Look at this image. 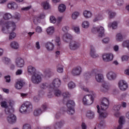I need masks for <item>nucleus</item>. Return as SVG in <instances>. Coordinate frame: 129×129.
Returning a JSON list of instances; mask_svg holds the SVG:
<instances>
[{"label": "nucleus", "instance_id": "obj_22", "mask_svg": "<svg viewBox=\"0 0 129 129\" xmlns=\"http://www.w3.org/2000/svg\"><path fill=\"white\" fill-rule=\"evenodd\" d=\"M119 109H120V105H116L113 107V110L114 111V115H115V116L116 117H118V116H119L120 113L118 111Z\"/></svg>", "mask_w": 129, "mask_h": 129}, {"label": "nucleus", "instance_id": "obj_45", "mask_svg": "<svg viewBox=\"0 0 129 129\" xmlns=\"http://www.w3.org/2000/svg\"><path fill=\"white\" fill-rule=\"evenodd\" d=\"M40 108L42 112L46 111V110L48 109V104L47 103H44L42 104Z\"/></svg>", "mask_w": 129, "mask_h": 129}, {"label": "nucleus", "instance_id": "obj_17", "mask_svg": "<svg viewBox=\"0 0 129 129\" xmlns=\"http://www.w3.org/2000/svg\"><path fill=\"white\" fill-rule=\"evenodd\" d=\"M124 122H125V120L124 119V117L121 116L119 118L118 123L119 124L117 127L114 126L113 129H122V127L123 124H124Z\"/></svg>", "mask_w": 129, "mask_h": 129}, {"label": "nucleus", "instance_id": "obj_32", "mask_svg": "<svg viewBox=\"0 0 129 129\" xmlns=\"http://www.w3.org/2000/svg\"><path fill=\"white\" fill-rule=\"evenodd\" d=\"M10 46L12 48V49L17 50L20 47V45L18 42L13 41L10 43Z\"/></svg>", "mask_w": 129, "mask_h": 129}, {"label": "nucleus", "instance_id": "obj_10", "mask_svg": "<svg viewBox=\"0 0 129 129\" xmlns=\"http://www.w3.org/2000/svg\"><path fill=\"white\" fill-rule=\"evenodd\" d=\"M15 63L18 68H23L25 66V60L21 57H18L15 59Z\"/></svg>", "mask_w": 129, "mask_h": 129}, {"label": "nucleus", "instance_id": "obj_55", "mask_svg": "<svg viewBox=\"0 0 129 129\" xmlns=\"http://www.w3.org/2000/svg\"><path fill=\"white\" fill-rule=\"evenodd\" d=\"M1 105L2 107H4V108H7V107H9L6 101H2L1 103Z\"/></svg>", "mask_w": 129, "mask_h": 129}, {"label": "nucleus", "instance_id": "obj_48", "mask_svg": "<svg viewBox=\"0 0 129 129\" xmlns=\"http://www.w3.org/2000/svg\"><path fill=\"white\" fill-rule=\"evenodd\" d=\"M12 14L10 13H6L4 14V19L5 20H10V19H12Z\"/></svg>", "mask_w": 129, "mask_h": 129}, {"label": "nucleus", "instance_id": "obj_51", "mask_svg": "<svg viewBox=\"0 0 129 129\" xmlns=\"http://www.w3.org/2000/svg\"><path fill=\"white\" fill-rule=\"evenodd\" d=\"M54 95L55 96H60L61 95V91L58 89H54Z\"/></svg>", "mask_w": 129, "mask_h": 129}, {"label": "nucleus", "instance_id": "obj_58", "mask_svg": "<svg viewBox=\"0 0 129 129\" xmlns=\"http://www.w3.org/2000/svg\"><path fill=\"white\" fill-rule=\"evenodd\" d=\"M103 44H108L109 43V38L106 37L102 40Z\"/></svg>", "mask_w": 129, "mask_h": 129}, {"label": "nucleus", "instance_id": "obj_29", "mask_svg": "<svg viewBox=\"0 0 129 129\" xmlns=\"http://www.w3.org/2000/svg\"><path fill=\"white\" fill-rule=\"evenodd\" d=\"M28 72L30 75H34L36 74V69L35 67L32 66H29L28 67Z\"/></svg>", "mask_w": 129, "mask_h": 129}, {"label": "nucleus", "instance_id": "obj_34", "mask_svg": "<svg viewBox=\"0 0 129 129\" xmlns=\"http://www.w3.org/2000/svg\"><path fill=\"white\" fill-rule=\"evenodd\" d=\"M84 17L86 18V19H89V18H91L92 17V13L91 12L87 10H85L83 12Z\"/></svg>", "mask_w": 129, "mask_h": 129}, {"label": "nucleus", "instance_id": "obj_37", "mask_svg": "<svg viewBox=\"0 0 129 129\" xmlns=\"http://www.w3.org/2000/svg\"><path fill=\"white\" fill-rule=\"evenodd\" d=\"M108 28H112L113 30L117 28V22L116 21H114L112 23H110L108 24Z\"/></svg>", "mask_w": 129, "mask_h": 129}, {"label": "nucleus", "instance_id": "obj_46", "mask_svg": "<svg viewBox=\"0 0 129 129\" xmlns=\"http://www.w3.org/2000/svg\"><path fill=\"white\" fill-rule=\"evenodd\" d=\"M108 15L109 16V19H113V18H114V17L115 16V13L109 10L108 11Z\"/></svg>", "mask_w": 129, "mask_h": 129}, {"label": "nucleus", "instance_id": "obj_62", "mask_svg": "<svg viewBox=\"0 0 129 129\" xmlns=\"http://www.w3.org/2000/svg\"><path fill=\"white\" fill-rule=\"evenodd\" d=\"M36 32L40 34V33H42V28L40 26H37L35 29Z\"/></svg>", "mask_w": 129, "mask_h": 129}, {"label": "nucleus", "instance_id": "obj_30", "mask_svg": "<svg viewBox=\"0 0 129 129\" xmlns=\"http://www.w3.org/2000/svg\"><path fill=\"white\" fill-rule=\"evenodd\" d=\"M95 115V114L93 111L89 110L87 111L86 116L89 119H92L93 118H94Z\"/></svg>", "mask_w": 129, "mask_h": 129}, {"label": "nucleus", "instance_id": "obj_56", "mask_svg": "<svg viewBox=\"0 0 129 129\" xmlns=\"http://www.w3.org/2000/svg\"><path fill=\"white\" fill-rule=\"evenodd\" d=\"M16 33L15 32L11 33L9 35L10 40H13V39H15V38H16Z\"/></svg>", "mask_w": 129, "mask_h": 129}, {"label": "nucleus", "instance_id": "obj_21", "mask_svg": "<svg viewBox=\"0 0 129 129\" xmlns=\"http://www.w3.org/2000/svg\"><path fill=\"white\" fill-rule=\"evenodd\" d=\"M64 123H65L64 120L56 122L53 124V127L54 129H60L64 125Z\"/></svg>", "mask_w": 129, "mask_h": 129}, {"label": "nucleus", "instance_id": "obj_18", "mask_svg": "<svg viewBox=\"0 0 129 129\" xmlns=\"http://www.w3.org/2000/svg\"><path fill=\"white\" fill-rule=\"evenodd\" d=\"M45 78H50L51 76L54 75V72L51 69H46L44 71Z\"/></svg>", "mask_w": 129, "mask_h": 129}, {"label": "nucleus", "instance_id": "obj_5", "mask_svg": "<svg viewBox=\"0 0 129 129\" xmlns=\"http://www.w3.org/2000/svg\"><path fill=\"white\" fill-rule=\"evenodd\" d=\"M80 46H81V44L79 41L73 40L70 42L69 48L72 51H75V50H77V49L80 48Z\"/></svg>", "mask_w": 129, "mask_h": 129}, {"label": "nucleus", "instance_id": "obj_54", "mask_svg": "<svg viewBox=\"0 0 129 129\" xmlns=\"http://www.w3.org/2000/svg\"><path fill=\"white\" fill-rule=\"evenodd\" d=\"M116 4L118 7H121L123 6V4H124V1L123 0H117Z\"/></svg>", "mask_w": 129, "mask_h": 129}, {"label": "nucleus", "instance_id": "obj_8", "mask_svg": "<svg viewBox=\"0 0 129 129\" xmlns=\"http://www.w3.org/2000/svg\"><path fill=\"white\" fill-rule=\"evenodd\" d=\"M118 85L120 90L122 91H125L128 87L127 83L123 80H121L118 82Z\"/></svg>", "mask_w": 129, "mask_h": 129}, {"label": "nucleus", "instance_id": "obj_4", "mask_svg": "<svg viewBox=\"0 0 129 129\" xmlns=\"http://www.w3.org/2000/svg\"><path fill=\"white\" fill-rule=\"evenodd\" d=\"M94 102V94L84 96L83 103L84 105H91Z\"/></svg>", "mask_w": 129, "mask_h": 129}, {"label": "nucleus", "instance_id": "obj_33", "mask_svg": "<svg viewBox=\"0 0 129 129\" xmlns=\"http://www.w3.org/2000/svg\"><path fill=\"white\" fill-rule=\"evenodd\" d=\"M42 113H43V112L42 111V109H41V108L35 109L33 112L34 116H39Z\"/></svg>", "mask_w": 129, "mask_h": 129}, {"label": "nucleus", "instance_id": "obj_60", "mask_svg": "<svg viewBox=\"0 0 129 129\" xmlns=\"http://www.w3.org/2000/svg\"><path fill=\"white\" fill-rule=\"evenodd\" d=\"M50 22L52 24H55L56 23V18L54 16H51L50 18Z\"/></svg>", "mask_w": 129, "mask_h": 129}, {"label": "nucleus", "instance_id": "obj_2", "mask_svg": "<svg viewBox=\"0 0 129 129\" xmlns=\"http://www.w3.org/2000/svg\"><path fill=\"white\" fill-rule=\"evenodd\" d=\"M19 110L21 113H30L33 110V104L31 102H25L21 105Z\"/></svg>", "mask_w": 129, "mask_h": 129}, {"label": "nucleus", "instance_id": "obj_28", "mask_svg": "<svg viewBox=\"0 0 129 129\" xmlns=\"http://www.w3.org/2000/svg\"><path fill=\"white\" fill-rule=\"evenodd\" d=\"M55 46L51 42H47L45 44V48L47 51H53L54 50Z\"/></svg>", "mask_w": 129, "mask_h": 129}, {"label": "nucleus", "instance_id": "obj_7", "mask_svg": "<svg viewBox=\"0 0 129 129\" xmlns=\"http://www.w3.org/2000/svg\"><path fill=\"white\" fill-rule=\"evenodd\" d=\"M31 81L34 84H39L42 81V77L38 74H34L31 77Z\"/></svg>", "mask_w": 129, "mask_h": 129}, {"label": "nucleus", "instance_id": "obj_50", "mask_svg": "<svg viewBox=\"0 0 129 129\" xmlns=\"http://www.w3.org/2000/svg\"><path fill=\"white\" fill-rule=\"evenodd\" d=\"M2 61L5 63V64H8L10 62H11V59L4 57L2 58Z\"/></svg>", "mask_w": 129, "mask_h": 129}, {"label": "nucleus", "instance_id": "obj_38", "mask_svg": "<svg viewBox=\"0 0 129 129\" xmlns=\"http://www.w3.org/2000/svg\"><path fill=\"white\" fill-rule=\"evenodd\" d=\"M46 31L48 35H53L54 32H55V28H54V27L53 26L49 27L47 29Z\"/></svg>", "mask_w": 129, "mask_h": 129}, {"label": "nucleus", "instance_id": "obj_35", "mask_svg": "<svg viewBox=\"0 0 129 129\" xmlns=\"http://www.w3.org/2000/svg\"><path fill=\"white\" fill-rule=\"evenodd\" d=\"M100 20H103V15L101 14H99L95 16V18L93 19V22L95 23V22H98Z\"/></svg>", "mask_w": 129, "mask_h": 129}, {"label": "nucleus", "instance_id": "obj_3", "mask_svg": "<svg viewBox=\"0 0 129 129\" xmlns=\"http://www.w3.org/2000/svg\"><path fill=\"white\" fill-rule=\"evenodd\" d=\"M75 106V102L73 100H69L67 103V112L68 114L70 115H73L75 113V109H74Z\"/></svg>", "mask_w": 129, "mask_h": 129}, {"label": "nucleus", "instance_id": "obj_13", "mask_svg": "<svg viewBox=\"0 0 129 129\" xmlns=\"http://www.w3.org/2000/svg\"><path fill=\"white\" fill-rule=\"evenodd\" d=\"M106 77L109 81H114L116 79V74L113 72H109L106 75Z\"/></svg>", "mask_w": 129, "mask_h": 129}, {"label": "nucleus", "instance_id": "obj_57", "mask_svg": "<svg viewBox=\"0 0 129 129\" xmlns=\"http://www.w3.org/2000/svg\"><path fill=\"white\" fill-rule=\"evenodd\" d=\"M71 95L70 94L69 92H65L62 93V96L64 98H68V97H70Z\"/></svg>", "mask_w": 129, "mask_h": 129}, {"label": "nucleus", "instance_id": "obj_12", "mask_svg": "<svg viewBox=\"0 0 129 129\" xmlns=\"http://www.w3.org/2000/svg\"><path fill=\"white\" fill-rule=\"evenodd\" d=\"M7 121L10 124H15L17 122V116L14 114H11L7 117Z\"/></svg>", "mask_w": 129, "mask_h": 129}, {"label": "nucleus", "instance_id": "obj_63", "mask_svg": "<svg viewBox=\"0 0 129 129\" xmlns=\"http://www.w3.org/2000/svg\"><path fill=\"white\" fill-rule=\"evenodd\" d=\"M74 31L77 34H80V29L78 27H76L74 28Z\"/></svg>", "mask_w": 129, "mask_h": 129}, {"label": "nucleus", "instance_id": "obj_1", "mask_svg": "<svg viewBox=\"0 0 129 129\" xmlns=\"http://www.w3.org/2000/svg\"><path fill=\"white\" fill-rule=\"evenodd\" d=\"M0 26H2V31L4 34H9L16 30V23L13 22H7L5 20H0Z\"/></svg>", "mask_w": 129, "mask_h": 129}, {"label": "nucleus", "instance_id": "obj_61", "mask_svg": "<svg viewBox=\"0 0 129 129\" xmlns=\"http://www.w3.org/2000/svg\"><path fill=\"white\" fill-rule=\"evenodd\" d=\"M23 129H31V125L30 124H25L23 125Z\"/></svg>", "mask_w": 129, "mask_h": 129}, {"label": "nucleus", "instance_id": "obj_39", "mask_svg": "<svg viewBox=\"0 0 129 129\" xmlns=\"http://www.w3.org/2000/svg\"><path fill=\"white\" fill-rule=\"evenodd\" d=\"M66 11V6L64 4H60L58 6V11L59 13H64Z\"/></svg>", "mask_w": 129, "mask_h": 129}, {"label": "nucleus", "instance_id": "obj_43", "mask_svg": "<svg viewBox=\"0 0 129 129\" xmlns=\"http://www.w3.org/2000/svg\"><path fill=\"white\" fill-rule=\"evenodd\" d=\"M64 67L62 64H58L57 66V72L58 73H63Z\"/></svg>", "mask_w": 129, "mask_h": 129}, {"label": "nucleus", "instance_id": "obj_40", "mask_svg": "<svg viewBox=\"0 0 129 129\" xmlns=\"http://www.w3.org/2000/svg\"><path fill=\"white\" fill-rule=\"evenodd\" d=\"M55 45L57 46L58 48L60 49V46H61V39L59 36H56L55 39Z\"/></svg>", "mask_w": 129, "mask_h": 129}, {"label": "nucleus", "instance_id": "obj_31", "mask_svg": "<svg viewBox=\"0 0 129 129\" xmlns=\"http://www.w3.org/2000/svg\"><path fill=\"white\" fill-rule=\"evenodd\" d=\"M63 40L64 42L68 43L70 40H72V35L69 33H66L63 35Z\"/></svg>", "mask_w": 129, "mask_h": 129}, {"label": "nucleus", "instance_id": "obj_44", "mask_svg": "<svg viewBox=\"0 0 129 129\" xmlns=\"http://www.w3.org/2000/svg\"><path fill=\"white\" fill-rule=\"evenodd\" d=\"M76 85H75V83L73 82H70L68 84V87L69 89H73V88H75Z\"/></svg>", "mask_w": 129, "mask_h": 129}, {"label": "nucleus", "instance_id": "obj_15", "mask_svg": "<svg viewBox=\"0 0 129 129\" xmlns=\"http://www.w3.org/2000/svg\"><path fill=\"white\" fill-rule=\"evenodd\" d=\"M81 72H82L81 67H77L72 70V74L74 76H79L81 74Z\"/></svg>", "mask_w": 129, "mask_h": 129}, {"label": "nucleus", "instance_id": "obj_26", "mask_svg": "<svg viewBox=\"0 0 129 129\" xmlns=\"http://www.w3.org/2000/svg\"><path fill=\"white\" fill-rule=\"evenodd\" d=\"M5 111L6 114L11 115V114H13V113L15 111V109H14V107H11H11L8 106L5 108Z\"/></svg>", "mask_w": 129, "mask_h": 129}, {"label": "nucleus", "instance_id": "obj_41", "mask_svg": "<svg viewBox=\"0 0 129 129\" xmlns=\"http://www.w3.org/2000/svg\"><path fill=\"white\" fill-rule=\"evenodd\" d=\"M116 40L117 42H121L123 40V36L121 33H118L116 36Z\"/></svg>", "mask_w": 129, "mask_h": 129}, {"label": "nucleus", "instance_id": "obj_24", "mask_svg": "<svg viewBox=\"0 0 129 129\" xmlns=\"http://www.w3.org/2000/svg\"><path fill=\"white\" fill-rule=\"evenodd\" d=\"M7 7L10 10H17L18 8V4L16 2H11L7 5Z\"/></svg>", "mask_w": 129, "mask_h": 129}, {"label": "nucleus", "instance_id": "obj_9", "mask_svg": "<svg viewBox=\"0 0 129 129\" xmlns=\"http://www.w3.org/2000/svg\"><path fill=\"white\" fill-rule=\"evenodd\" d=\"M97 112L99 114V118L102 119V118H105L106 116H107V113L105 110L106 109H102L99 107V105H97Z\"/></svg>", "mask_w": 129, "mask_h": 129}, {"label": "nucleus", "instance_id": "obj_53", "mask_svg": "<svg viewBox=\"0 0 129 129\" xmlns=\"http://www.w3.org/2000/svg\"><path fill=\"white\" fill-rule=\"evenodd\" d=\"M40 96H34L33 97V100L34 102H39L40 101Z\"/></svg>", "mask_w": 129, "mask_h": 129}, {"label": "nucleus", "instance_id": "obj_25", "mask_svg": "<svg viewBox=\"0 0 129 129\" xmlns=\"http://www.w3.org/2000/svg\"><path fill=\"white\" fill-rule=\"evenodd\" d=\"M90 56L92 58H97L98 57V54H97L96 51H95V48L94 46H91V50H90Z\"/></svg>", "mask_w": 129, "mask_h": 129}, {"label": "nucleus", "instance_id": "obj_36", "mask_svg": "<svg viewBox=\"0 0 129 129\" xmlns=\"http://www.w3.org/2000/svg\"><path fill=\"white\" fill-rule=\"evenodd\" d=\"M41 7H42L44 10H49L50 9V5L47 1L42 2L41 3Z\"/></svg>", "mask_w": 129, "mask_h": 129}, {"label": "nucleus", "instance_id": "obj_64", "mask_svg": "<svg viewBox=\"0 0 129 129\" xmlns=\"http://www.w3.org/2000/svg\"><path fill=\"white\" fill-rule=\"evenodd\" d=\"M128 58H129L128 56H127V55H123L121 57V60H122V61H128Z\"/></svg>", "mask_w": 129, "mask_h": 129}, {"label": "nucleus", "instance_id": "obj_6", "mask_svg": "<svg viewBox=\"0 0 129 129\" xmlns=\"http://www.w3.org/2000/svg\"><path fill=\"white\" fill-rule=\"evenodd\" d=\"M61 85V80L58 78L54 79L50 84L51 91H54V89H57Z\"/></svg>", "mask_w": 129, "mask_h": 129}, {"label": "nucleus", "instance_id": "obj_47", "mask_svg": "<svg viewBox=\"0 0 129 129\" xmlns=\"http://www.w3.org/2000/svg\"><path fill=\"white\" fill-rule=\"evenodd\" d=\"M78 17H79V13L78 12H75L72 15L73 20H77Z\"/></svg>", "mask_w": 129, "mask_h": 129}, {"label": "nucleus", "instance_id": "obj_20", "mask_svg": "<svg viewBox=\"0 0 129 129\" xmlns=\"http://www.w3.org/2000/svg\"><path fill=\"white\" fill-rule=\"evenodd\" d=\"M24 84H25L24 81L19 80L16 81L15 87L16 89H22L23 86H24Z\"/></svg>", "mask_w": 129, "mask_h": 129}, {"label": "nucleus", "instance_id": "obj_19", "mask_svg": "<svg viewBox=\"0 0 129 129\" xmlns=\"http://www.w3.org/2000/svg\"><path fill=\"white\" fill-rule=\"evenodd\" d=\"M95 79L98 83H101L104 80V77L101 74H96L95 76Z\"/></svg>", "mask_w": 129, "mask_h": 129}, {"label": "nucleus", "instance_id": "obj_42", "mask_svg": "<svg viewBox=\"0 0 129 129\" xmlns=\"http://www.w3.org/2000/svg\"><path fill=\"white\" fill-rule=\"evenodd\" d=\"M89 22L87 21H84L82 23V27L84 29H87L89 28Z\"/></svg>", "mask_w": 129, "mask_h": 129}, {"label": "nucleus", "instance_id": "obj_14", "mask_svg": "<svg viewBox=\"0 0 129 129\" xmlns=\"http://www.w3.org/2000/svg\"><path fill=\"white\" fill-rule=\"evenodd\" d=\"M108 105H109V101L106 98H104L101 103V109L104 110L108 108Z\"/></svg>", "mask_w": 129, "mask_h": 129}, {"label": "nucleus", "instance_id": "obj_27", "mask_svg": "<svg viewBox=\"0 0 129 129\" xmlns=\"http://www.w3.org/2000/svg\"><path fill=\"white\" fill-rule=\"evenodd\" d=\"M97 32L99 34V37H102L104 34V28L102 26H99L96 28Z\"/></svg>", "mask_w": 129, "mask_h": 129}, {"label": "nucleus", "instance_id": "obj_49", "mask_svg": "<svg viewBox=\"0 0 129 129\" xmlns=\"http://www.w3.org/2000/svg\"><path fill=\"white\" fill-rule=\"evenodd\" d=\"M105 122L104 121H101L98 125V127L100 129L105 128Z\"/></svg>", "mask_w": 129, "mask_h": 129}, {"label": "nucleus", "instance_id": "obj_59", "mask_svg": "<svg viewBox=\"0 0 129 129\" xmlns=\"http://www.w3.org/2000/svg\"><path fill=\"white\" fill-rule=\"evenodd\" d=\"M40 18H35L33 20V23L35 24V25H38L39 23H40Z\"/></svg>", "mask_w": 129, "mask_h": 129}, {"label": "nucleus", "instance_id": "obj_11", "mask_svg": "<svg viewBox=\"0 0 129 129\" xmlns=\"http://www.w3.org/2000/svg\"><path fill=\"white\" fill-rule=\"evenodd\" d=\"M103 60L104 62H110L113 60V54L112 53H104L102 55Z\"/></svg>", "mask_w": 129, "mask_h": 129}, {"label": "nucleus", "instance_id": "obj_23", "mask_svg": "<svg viewBox=\"0 0 129 129\" xmlns=\"http://www.w3.org/2000/svg\"><path fill=\"white\" fill-rule=\"evenodd\" d=\"M100 90L102 92H107L109 90V86L107 83H103L102 84V87L100 89Z\"/></svg>", "mask_w": 129, "mask_h": 129}, {"label": "nucleus", "instance_id": "obj_52", "mask_svg": "<svg viewBox=\"0 0 129 129\" xmlns=\"http://www.w3.org/2000/svg\"><path fill=\"white\" fill-rule=\"evenodd\" d=\"M122 47H126L129 50V40H125L122 44Z\"/></svg>", "mask_w": 129, "mask_h": 129}, {"label": "nucleus", "instance_id": "obj_16", "mask_svg": "<svg viewBox=\"0 0 129 129\" xmlns=\"http://www.w3.org/2000/svg\"><path fill=\"white\" fill-rule=\"evenodd\" d=\"M51 85L47 82H43L40 84V88L41 90H46V89L48 88V90L50 92H52L51 90Z\"/></svg>", "mask_w": 129, "mask_h": 129}]
</instances>
